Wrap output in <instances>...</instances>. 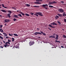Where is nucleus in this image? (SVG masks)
I'll use <instances>...</instances> for the list:
<instances>
[{
  "instance_id": "37",
  "label": "nucleus",
  "mask_w": 66,
  "mask_h": 66,
  "mask_svg": "<svg viewBox=\"0 0 66 66\" xmlns=\"http://www.w3.org/2000/svg\"><path fill=\"white\" fill-rule=\"evenodd\" d=\"M30 14H31V15H33V14H34V13H30Z\"/></svg>"
},
{
  "instance_id": "56",
  "label": "nucleus",
  "mask_w": 66,
  "mask_h": 66,
  "mask_svg": "<svg viewBox=\"0 0 66 66\" xmlns=\"http://www.w3.org/2000/svg\"><path fill=\"white\" fill-rule=\"evenodd\" d=\"M39 28H37V29L38 30H39Z\"/></svg>"
},
{
  "instance_id": "47",
  "label": "nucleus",
  "mask_w": 66,
  "mask_h": 66,
  "mask_svg": "<svg viewBox=\"0 0 66 66\" xmlns=\"http://www.w3.org/2000/svg\"><path fill=\"white\" fill-rule=\"evenodd\" d=\"M48 29H49V30H51V29H50V28L48 27Z\"/></svg>"
},
{
  "instance_id": "40",
  "label": "nucleus",
  "mask_w": 66,
  "mask_h": 66,
  "mask_svg": "<svg viewBox=\"0 0 66 66\" xmlns=\"http://www.w3.org/2000/svg\"><path fill=\"white\" fill-rule=\"evenodd\" d=\"M17 19H15V18H14L13 19V20L14 21H16V20Z\"/></svg>"
},
{
  "instance_id": "27",
  "label": "nucleus",
  "mask_w": 66,
  "mask_h": 66,
  "mask_svg": "<svg viewBox=\"0 0 66 66\" xmlns=\"http://www.w3.org/2000/svg\"><path fill=\"white\" fill-rule=\"evenodd\" d=\"M49 7H51V8L52 7H54H54H53V6H51V5H49Z\"/></svg>"
},
{
  "instance_id": "42",
  "label": "nucleus",
  "mask_w": 66,
  "mask_h": 66,
  "mask_svg": "<svg viewBox=\"0 0 66 66\" xmlns=\"http://www.w3.org/2000/svg\"><path fill=\"white\" fill-rule=\"evenodd\" d=\"M22 15H23V16H24V14L22 12V14H21Z\"/></svg>"
},
{
  "instance_id": "58",
  "label": "nucleus",
  "mask_w": 66,
  "mask_h": 66,
  "mask_svg": "<svg viewBox=\"0 0 66 66\" xmlns=\"http://www.w3.org/2000/svg\"><path fill=\"white\" fill-rule=\"evenodd\" d=\"M36 13H35L34 14V15H36Z\"/></svg>"
},
{
  "instance_id": "63",
  "label": "nucleus",
  "mask_w": 66,
  "mask_h": 66,
  "mask_svg": "<svg viewBox=\"0 0 66 66\" xmlns=\"http://www.w3.org/2000/svg\"><path fill=\"white\" fill-rule=\"evenodd\" d=\"M0 35H2V34H1V33H0Z\"/></svg>"
},
{
  "instance_id": "41",
  "label": "nucleus",
  "mask_w": 66,
  "mask_h": 66,
  "mask_svg": "<svg viewBox=\"0 0 66 66\" xmlns=\"http://www.w3.org/2000/svg\"><path fill=\"white\" fill-rule=\"evenodd\" d=\"M2 25H0V28H2Z\"/></svg>"
},
{
  "instance_id": "39",
  "label": "nucleus",
  "mask_w": 66,
  "mask_h": 66,
  "mask_svg": "<svg viewBox=\"0 0 66 66\" xmlns=\"http://www.w3.org/2000/svg\"><path fill=\"white\" fill-rule=\"evenodd\" d=\"M12 35H13L12 34H9V36H12Z\"/></svg>"
},
{
  "instance_id": "21",
  "label": "nucleus",
  "mask_w": 66,
  "mask_h": 66,
  "mask_svg": "<svg viewBox=\"0 0 66 66\" xmlns=\"http://www.w3.org/2000/svg\"><path fill=\"white\" fill-rule=\"evenodd\" d=\"M57 15H58V16H60V17H62V14H57Z\"/></svg>"
},
{
  "instance_id": "44",
  "label": "nucleus",
  "mask_w": 66,
  "mask_h": 66,
  "mask_svg": "<svg viewBox=\"0 0 66 66\" xmlns=\"http://www.w3.org/2000/svg\"><path fill=\"white\" fill-rule=\"evenodd\" d=\"M43 35H46V34L44 33L43 32V33H42Z\"/></svg>"
},
{
  "instance_id": "3",
  "label": "nucleus",
  "mask_w": 66,
  "mask_h": 66,
  "mask_svg": "<svg viewBox=\"0 0 66 66\" xmlns=\"http://www.w3.org/2000/svg\"><path fill=\"white\" fill-rule=\"evenodd\" d=\"M36 14L41 16H43V15L42 14V12H36Z\"/></svg>"
},
{
  "instance_id": "57",
  "label": "nucleus",
  "mask_w": 66,
  "mask_h": 66,
  "mask_svg": "<svg viewBox=\"0 0 66 66\" xmlns=\"http://www.w3.org/2000/svg\"><path fill=\"white\" fill-rule=\"evenodd\" d=\"M52 28H55V27H53V26H52Z\"/></svg>"
},
{
  "instance_id": "61",
  "label": "nucleus",
  "mask_w": 66,
  "mask_h": 66,
  "mask_svg": "<svg viewBox=\"0 0 66 66\" xmlns=\"http://www.w3.org/2000/svg\"><path fill=\"white\" fill-rule=\"evenodd\" d=\"M17 12H19V11L17 10Z\"/></svg>"
},
{
  "instance_id": "49",
  "label": "nucleus",
  "mask_w": 66,
  "mask_h": 66,
  "mask_svg": "<svg viewBox=\"0 0 66 66\" xmlns=\"http://www.w3.org/2000/svg\"><path fill=\"white\" fill-rule=\"evenodd\" d=\"M61 3H64V1H61Z\"/></svg>"
},
{
  "instance_id": "36",
  "label": "nucleus",
  "mask_w": 66,
  "mask_h": 66,
  "mask_svg": "<svg viewBox=\"0 0 66 66\" xmlns=\"http://www.w3.org/2000/svg\"><path fill=\"white\" fill-rule=\"evenodd\" d=\"M12 42H14V38H12Z\"/></svg>"
},
{
  "instance_id": "12",
  "label": "nucleus",
  "mask_w": 66,
  "mask_h": 66,
  "mask_svg": "<svg viewBox=\"0 0 66 66\" xmlns=\"http://www.w3.org/2000/svg\"><path fill=\"white\" fill-rule=\"evenodd\" d=\"M39 6H32V7H36L37 8H38V7H39Z\"/></svg>"
},
{
  "instance_id": "23",
  "label": "nucleus",
  "mask_w": 66,
  "mask_h": 66,
  "mask_svg": "<svg viewBox=\"0 0 66 66\" xmlns=\"http://www.w3.org/2000/svg\"><path fill=\"white\" fill-rule=\"evenodd\" d=\"M57 23H58L59 24V25H60V26H61V22H60L58 21H57Z\"/></svg>"
},
{
  "instance_id": "18",
  "label": "nucleus",
  "mask_w": 66,
  "mask_h": 66,
  "mask_svg": "<svg viewBox=\"0 0 66 66\" xmlns=\"http://www.w3.org/2000/svg\"><path fill=\"white\" fill-rule=\"evenodd\" d=\"M3 34L4 35V36H7V34L4 32L3 33Z\"/></svg>"
},
{
  "instance_id": "64",
  "label": "nucleus",
  "mask_w": 66,
  "mask_h": 66,
  "mask_svg": "<svg viewBox=\"0 0 66 66\" xmlns=\"http://www.w3.org/2000/svg\"><path fill=\"white\" fill-rule=\"evenodd\" d=\"M55 34L54 33L53 35H55Z\"/></svg>"
},
{
  "instance_id": "15",
  "label": "nucleus",
  "mask_w": 66,
  "mask_h": 66,
  "mask_svg": "<svg viewBox=\"0 0 66 66\" xmlns=\"http://www.w3.org/2000/svg\"><path fill=\"white\" fill-rule=\"evenodd\" d=\"M49 3L48 4L49 5H51V4H53V2H49Z\"/></svg>"
},
{
  "instance_id": "53",
  "label": "nucleus",
  "mask_w": 66,
  "mask_h": 66,
  "mask_svg": "<svg viewBox=\"0 0 66 66\" xmlns=\"http://www.w3.org/2000/svg\"><path fill=\"white\" fill-rule=\"evenodd\" d=\"M40 32L41 33H42V34L43 33V32H42V31H41Z\"/></svg>"
},
{
  "instance_id": "6",
  "label": "nucleus",
  "mask_w": 66,
  "mask_h": 66,
  "mask_svg": "<svg viewBox=\"0 0 66 66\" xmlns=\"http://www.w3.org/2000/svg\"><path fill=\"white\" fill-rule=\"evenodd\" d=\"M4 46L5 48L7 47H9L10 46V44H6L4 45Z\"/></svg>"
},
{
  "instance_id": "48",
  "label": "nucleus",
  "mask_w": 66,
  "mask_h": 66,
  "mask_svg": "<svg viewBox=\"0 0 66 66\" xmlns=\"http://www.w3.org/2000/svg\"><path fill=\"white\" fill-rule=\"evenodd\" d=\"M5 38H6L7 39V38H9V37H8V36L6 37H5Z\"/></svg>"
},
{
  "instance_id": "22",
  "label": "nucleus",
  "mask_w": 66,
  "mask_h": 66,
  "mask_svg": "<svg viewBox=\"0 0 66 66\" xmlns=\"http://www.w3.org/2000/svg\"><path fill=\"white\" fill-rule=\"evenodd\" d=\"M26 5L27 6H28V7H29V6H30V5L29 4H26Z\"/></svg>"
},
{
  "instance_id": "1",
  "label": "nucleus",
  "mask_w": 66,
  "mask_h": 66,
  "mask_svg": "<svg viewBox=\"0 0 66 66\" xmlns=\"http://www.w3.org/2000/svg\"><path fill=\"white\" fill-rule=\"evenodd\" d=\"M56 36L55 38V37L53 35H52L51 36L49 37L50 38H55L56 40H58V38H59V36L58 35H56Z\"/></svg>"
},
{
  "instance_id": "14",
  "label": "nucleus",
  "mask_w": 66,
  "mask_h": 66,
  "mask_svg": "<svg viewBox=\"0 0 66 66\" xmlns=\"http://www.w3.org/2000/svg\"><path fill=\"white\" fill-rule=\"evenodd\" d=\"M14 18H19V17L17 15H14Z\"/></svg>"
},
{
  "instance_id": "8",
  "label": "nucleus",
  "mask_w": 66,
  "mask_h": 66,
  "mask_svg": "<svg viewBox=\"0 0 66 66\" xmlns=\"http://www.w3.org/2000/svg\"><path fill=\"white\" fill-rule=\"evenodd\" d=\"M35 3L36 4H41V3L39 2H35Z\"/></svg>"
},
{
  "instance_id": "13",
  "label": "nucleus",
  "mask_w": 66,
  "mask_h": 66,
  "mask_svg": "<svg viewBox=\"0 0 66 66\" xmlns=\"http://www.w3.org/2000/svg\"><path fill=\"white\" fill-rule=\"evenodd\" d=\"M2 7H4V8H5V9H7V7L4 6V4H2Z\"/></svg>"
},
{
  "instance_id": "19",
  "label": "nucleus",
  "mask_w": 66,
  "mask_h": 66,
  "mask_svg": "<svg viewBox=\"0 0 66 66\" xmlns=\"http://www.w3.org/2000/svg\"><path fill=\"white\" fill-rule=\"evenodd\" d=\"M36 1L37 2H42L43 1L42 0H36Z\"/></svg>"
},
{
  "instance_id": "24",
  "label": "nucleus",
  "mask_w": 66,
  "mask_h": 66,
  "mask_svg": "<svg viewBox=\"0 0 66 66\" xmlns=\"http://www.w3.org/2000/svg\"><path fill=\"white\" fill-rule=\"evenodd\" d=\"M0 31L1 32H3V31L2 28L0 29Z\"/></svg>"
},
{
  "instance_id": "50",
  "label": "nucleus",
  "mask_w": 66,
  "mask_h": 66,
  "mask_svg": "<svg viewBox=\"0 0 66 66\" xmlns=\"http://www.w3.org/2000/svg\"><path fill=\"white\" fill-rule=\"evenodd\" d=\"M36 16H37V17H38V15L37 14H36Z\"/></svg>"
},
{
  "instance_id": "46",
  "label": "nucleus",
  "mask_w": 66,
  "mask_h": 66,
  "mask_svg": "<svg viewBox=\"0 0 66 66\" xmlns=\"http://www.w3.org/2000/svg\"><path fill=\"white\" fill-rule=\"evenodd\" d=\"M17 44H16V46H19V43H17Z\"/></svg>"
},
{
  "instance_id": "52",
  "label": "nucleus",
  "mask_w": 66,
  "mask_h": 66,
  "mask_svg": "<svg viewBox=\"0 0 66 66\" xmlns=\"http://www.w3.org/2000/svg\"><path fill=\"white\" fill-rule=\"evenodd\" d=\"M22 12H20L19 13H20V14H21L22 13Z\"/></svg>"
},
{
  "instance_id": "43",
  "label": "nucleus",
  "mask_w": 66,
  "mask_h": 66,
  "mask_svg": "<svg viewBox=\"0 0 66 66\" xmlns=\"http://www.w3.org/2000/svg\"><path fill=\"white\" fill-rule=\"evenodd\" d=\"M64 22L66 23V19H64Z\"/></svg>"
},
{
  "instance_id": "51",
  "label": "nucleus",
  "mask_w": 66,
  "mask_h": 66,
  "mask_svg": "<svg viewBox=\"0 0 66 66\" xmlns=\"http://www.w3.org/2000/svg\"><path fill=\"white\" fill-rule=\"evenodd\" d=\"M0 48H3V46H1L0 47Z\"/></svg>"
},
{
  "instance_id": "26",
  "label": "nucleus",
  "mask_w": 66,
  "mask_h": 66,
  "mask_svg": "<svg viewBox=\"0 0 66 66\" xmlns=\"http://www.w3.org/2000/svg\"><path fill=\"white\" fill-rule=\"evenodd\" d=\"M55 42L56 43H60V42L59 41H57V40H55Z\"/></svg>"
},
{
  "instance_id": "62",
  "label": "nucleus",
  "mask_w": 66,
  "mask_h": 66,
  "mask_svg": "<svg viewBox=\"0 0 66 66\" xmlns=\"http://www.w3.org/2000/svg\"><path fill=\"white\" fill-rule=\"evenodd\" d=\"M0 17H2V15H0Z\"/></svg>"
},
{
  "instance_id": "54",
  "label": "nucleus",
  "mask_w": 66,
  "mask_h": 66,
  "mask_svg": "<svg viewBox=\"0 0 66 66\" xmlns=\"http://www.w3.org/2000/svg\"><path fill=\"white\" fill-rule=\"evenodd\" d=\"M61 48H64V47H63V46H61Z\"/></svg>"
},
{
  "instance_id": "35",
  "label": "nucleus",
  "mask_w": 66,
  "mask_h": 66,
  "mask_svg": "<svg viewBox=\"0 0 66 66\" xmlns=\"http://www.w3.org/2000/svg\"><path fill=\"white\" fill-rule=\"evenodd\" d=\"M15 48H19V46L18 45H16V46L15 47Z\"/></svg>"
},
{
  "instance_id": "4",
  "label": "nucleus",
  "mask_w": 66,
  "mask_h": 66,
  "mask_svg": "<svg viewBox=\"0 0 66 66\" xmlns=\"http://www.w3.org/2000/svg\"><path fill=\"white\" fill-rule=\"evenodd\" d=\"M34 34V35H37V34H40L41 35H42V34L40 32H35Z\"/></svg>"
},
{
  "instance_id": "32",
  "label": "nucleus",
  "mask_w": 66,
  "mask_h": 66,
  "mask_svg": "<svg viewBox=\"0 0 66 66\" xmlns=\"http://www.w3.org/2000/svg\"><path fill=\"white\" fill-rule=\"evenodd\" d=\"M63 37H64V38H66V36L65 35H63Z\"/></svg>"
},
{
  "instance_id": "5",
  "label": "nucleus",
  "mask_w": 66,
  "mask_h": 66,
  "mask_svg": "<svg viewBox=\"0 0 66 66\" xmlns=\"http://www.w3.org/2000/svg\"><path fill=\"white\" fill-rule=\"evenodd\" d=\"M29 44L30 45V46H32L34 44V42H32V41H30Z\"/></svg>"
},
{
  "instance_id": "17",
  "label": "nucleus",
  "mask_w": 66,
  "mask_h": 66,
  "mask_svg": "<svg viewBox=\"0 0 66 66\" xmlns=\"http://www.w3.org/2000/svg\"><path fill=\"white\" fill-rule=\"evenodd\" d=\"M59 18V16L57 15H56L55 16V18L56 19H57V18Z\"/></svg>"
},
{
  "instance_id": "31",
  "label": "nucleus",
  "mask_w": 66,
  "mask_h": 66,
  "mask_svg": "<svg viewBox=\"0 0 66 66\" xmlns=\"http://www.w3.org/2000/svg\"><path fill=\"white\" fill-rule=\"evenodd\" d=\"M14 35L15 36H18L16 34H14Z\"/></svg>"
},
{
  "instance_id": "59",
  "label": "nucleus",
  "mask_w": 66,
  "mask_h": 66,
  "mask_svg": "<svg viewBox=\"0 0 66 66\" xmlns=\"http://www.w3.org/2000/svg\"><path fill=\"white\" fill-rule=\"evenodd\" d=\"M12 9H14V7H12Z\"/></svg>"
},
{
  "instance_id": "30",
  "label": "nucleus",
  "mask_w": 66,
  "mask_h": 66,
  "mask_svg": "<svg viewBox=\"0 0 66 66\" xmlns=\"http://www.w3.org/2000/svg\"><path fill=\"white\" fill-rule=\"evenodd\" d=\"M18 16H20V17H22V16L21 15V14H19L18 15Z\"/></svg>"
},
{
  "instance_id": "34",
  "label": "nucleus",
  "mask_w": 66,
  "mask_h": 66,
  "mask_svg": "<svg viewBox=\"0 0 66 66\" xmlns=\"http://www.w3.org/2000/svg\"><path fill=\"white\" fill-rule=\"evenodd\" d=\"M57 3V2H55V1H54L53 2V3Z\"/></svg>"
},
{
  "instance_id": "33",
  "label": "nucleus",
  "mask_w": 66,
  "mask_h": 66,
  "mask_svg": "<svg viewBox=\"0 0 66 66\" xmlns=\"http://www.w3.org/2000/svg\"><path fill=\"white\" fill-rule=\"evenodd\" d=\"M0 38H1V39H3V38L2 37H1V36H0Z\"/></svg>"
},
{
  "instance_id": "60",
  "label": "nucleus",
  "mask_w": 66,
  "mask_h": 66,
  "mask_svg": "<svg viewBox=\"0 0 66 66\" xmlns=\"http://www.w3.org/2000/svg\"><path fill=\"white\" fill-rule=\"evenodd\" d=\"M14 10H16V8H14Z\"/></svg>"
},
{
  "instance_id": "11",
  "label": "nucleus",
  "mask_w": 66,
  "mask_h": 66,
  "mask_svg": "<svg viewBox=\"0 0 66 66\" xmlns=\"http://www.w3.org/2000/svg\"><path fill=\"white\" fill-rule=\"evenodd\" d=\"M1 11H2V12H4V13L6 12V10H1Z\"/></svg>"
},
{
  "instance_id": "38",
  "label": "nucleus",
  "mask_w": 66,
  "mask_h": 66,
  "mask_svg": "<svg viewBox=\"0 0 66 66\" xmlns=\"http://www.w3.org/2000/svg\"><path fill=\"white\" fill-rule=\"evenodd\" d=\"M49 27H51V28H52V26L51 25V24H49Z\"/></svg>"
},
{
  "instance_id": "10",
  "label": "nucleus",
  "mask_w": 66,
  "mask_h": 66,
  "mask_svg": "<svg viewBox=\"0 0 66 66\" xmlns=\"http://www.w3.org/2000/svg\"><path fill=\"white\" fill-rule=\"evenodd\" d=\"M10 21V20H7V19H6L5 20V21L6 22H9Z\"/></svg>"
},
{
  "instance_id": "7",
  "label": "nucleus",
  "mask_w": 66,
  "mask_h": 66,
  "mask_svg": "<svg viewBox=\"0 0 66 66\" xmlns=\"http://www.w3.org/2000/svg\"><path fill=\"white\" fill-rule=\"evenodd\" d=\"M59 11L60 13H63L64 12V11H63V10L61 9H59Z\"/></svg>"
},
{
  "instance_id": "16",
  "label": "nucleus",
  "mask_w": 66,
  "mask_h": 66,
  "mask_svg": "<svg viewBox=\"0 0 66 66\" xmlns=\"http://www.w3.org/2000/svg\"><path fill=\"white\" fill-rule=\"evenodd\" d=\"M52 24L53 25V26H54V25H56L57 26V24L55 22H53L52 23Z\"/></svg>"
},
{
  "instance_id": "9",
  "label": "nucleus",
  "mask_w": 66,
  "mask_h": 66,
  "mask_svg": "<svg viewBox=\"0 0 66 66\" xmlns=\"http://www.w3.org/2000/svg\"><path fill=\"white\" fill-rule=\"evenodd\" d=\"M11 14L10 13H8L7 14V16L9 18H11Z\"/></svg>"
},
{
  "instance_id": "29",
  "label": "nucleus",
  "mask_w": 66,
  "mask_h": 66,
  "mask_svg": "<svg viewBox=\"0 0 66 66\" xmlns=\"http://www.w3.org/2000/svg\"><path fill=\"white\" fill-rule=\"evenodd\" d=\"M66 16V15L65 13H64L63 14V16Z\"/></svg>"
},
{
  "instance_id": "2",
  "label": "nucleus",
  "mask_w": 66,
  "mask_h": 66,
  "mask_svg": "<svg viewBox=\"0 0 66 66\" xmlns=\"http://www.w3.org/2000/svg\"><path fill=\"white\" fill-rule=\"evenodd\" d=\"M42 6L43 7V8H45V9L48 10V5L47 4H43L42 5Z\"/></svg>"
},
{
  "instance_id": "25",
  "label": "nucleus",
  "mask_w": 66,
  "mask_h": 66,
  "mask_svg": "<svg viewBox=\"0 0 66 66\" xmlns=\"http://www.w3.org/2000/svg\"><path fill=\"white\" fill-rule=\"evenodd\" d=\"M5 44H9V45L10 44V43L9 42H7L6 43H5Z\"/></svg>"
},
{
  "instance_id": "20",
  "label": "nucleus",
  "mask_w": 66,
  "mask_h": 66,
  "mask_svg": "<svg viewBox=\"0 0 66 66\" xmlns=\"http://www.w3.org/2000/svg\"><path fill=\"white\" fill-rule=\"evenodd\" d=\"M8 13H10V14L12 13V11H11V10H8Z\"/></svg>"
},
{
  "instance_id": "28",
  "label": "nucleus",
  "mask_w": 66,
  "mask_h": 66,
  "mask_svg": "<svg viewBox=\"0 0 66 66\" xmlns=\"http://www.w3.org/2000/svg\"><path fill=\"white\" fill-rule=\"evenodd\" d=\"M25 15H26V16H30V15L28 14H25Z\"/></svg>"
},
{
  "instance_id": "45",
  "label": "nucleus",
  "mask_w": 66,
  "mask_h": 66,
  "mask_svg": "<svg viewBox=\"0 0 66 66\" xmlns=\"http://www.w3.org/2000/svg\"><path fill=\"white\" fill-rule=\"evenodd\" d=\"M8 42H11V40H8Z\"/></svg>"
},
{
  "instance_id": "55",
  "label": "nucleus",
  "mask_w": 66,
  "mask_h": 66,
  "mask_svg": "<svg viewBox=\"0 0 66 66\" xmlns=\"http://www.w3.org/2000/svg\"><path fill=\"white\" fill-rule=\"evenodd\" d=\"M3 42L4 43H5V41H4V40H3Z\"/></svg>"
}]
</instances>
